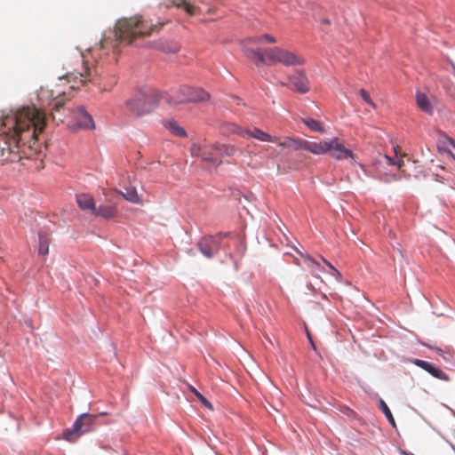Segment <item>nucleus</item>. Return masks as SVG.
Segmentation results:
<instances>
[{
    "label": "nucleus",
    "instance_id": "nucleus-1",
    "mask_svg": "<svg viewBox=\"0 0 455 455\" xmlns=\"http://www.w3.org/2000/svg\"><path fill=\"white\" fill-rule=\"evenodd\" d=\"M44 113L33 107L11 111L0 118V161L15 163L39 150L38 134L45 127Z\"/></svg>",
    "mask_w": 455,
    "mask_h": 455
},
{
    "label": "nucleus",
    "instance_id": "nucleus-2",
    "mask_svg": "<svg viewBox=\"0 0 455 455\" xmlns=\"http://www.w3.org/2000/svg\"><path fill=\"white\" fill-rule=\"evenodd\" d=\"M164 23H149L142 16L135 15L117 20L115 28V36L120 42L131 44L133 40L142 36H151L159 32Z\"/></svg>",
    "mask_w": 455,
    "mask_h": 455
},
{
    "label": "nucleus",
    "instance_id": "nucleus-3",
    "mask_svg": "<svg viewBox=\"0 0 455 455\" xmlns=\"http://www.w3.org/2000/svg\"><path fill=\"white\" fill-rule=\"evenodd\" d=\"M245 57L252 62L259 61L267 65L280 63L286 67L301 66L306 62L303 56L276 46L265 49L247 47Z\"/></svg>",
    "mask_w": 455,
    "mask_h": 455
},
{
    "label": "nucleus",
    "instance_id": "nucleus-4",
    "mask_svg": "<svg viewBox=\"0 0 455 455\" xmlns=\"http://www.w3.org/2000/svg\"><path fill=\"white\" fill-rule=\"evenodd\" d=\"M66 66L65 78L69 83L73 82V84L70 85L71 89L78 87L77 84L83 85L91 80L92 71L85 65L84 56L82 52H76L67 61Z\"/></svg>",
    "mask_w": 455,
    "mask_h": 455
},
{
    "label": "nucleus",
    "instance_id": "nucleus-5",
    "mask_svg": "<svg viewBox=\"0 0 455 455\" xmlns=\"http://www.w3.org/2000/svg\"><path fill=\"white\" fill-rule=\"evenodd\" d=\"M209 99L210 94L204 89L194 88L188 85H181L172 90L170 94H164V100L172 107L190 102H204Z\"/></svg>",
    "mask_w": 455,
    "mask_h": 455
},
{
    "label": "nucleus",
    "instance_id": "nucleus-6",
    "mask_svg": "<svg viewBox=\"0 0 455 455\" xmlns=\"http://www.w3.org/2000/svg\"><path fill=\"white\" fill-rule=\"evenodd\" d=\"M164 95L160 92L147 89L138 92L133 98L126 101V106L131 112L138 116L150 113L159 103L160 98Z\"/></svg>",
    "mask_w": 455,
    "mask_h": 455
},
{
    "label": "nucleus",
    "instance_id": "nucleus-7",
    "mask_svg": "<svg viewBox=\"0 0 455 455\" xmlns=\"http://www.w3.org/2000/svg\"><path fill=\"white\" fill-rule=\"evenodd\" d=\"M326 154L339 161L347 158L355 159V154L353 151L347 148L342 143H340L338 138H332L329 140L315 141L314 155Z\"/></svg>",
    "mask_w": 455,
    "mask_h": 455
},
{
    "label": "nucleus",
    "instance_id": "nucleus-8",
    "mask_svg": "<svg viewBox=\"0 0 455 455\" xmlns=\"http://www.w3.org/2000/svg\"><path fill=\"white\" fill-rule=\"evenodd\" d=\"M97 416L84 413L75 421L72 428L64 432V438L68 442H74L84 433L93 430Z\"/></svg>",
    "mask_w": 455,
    "mask_h": 455
},
{
    "label": "nucleus",
    "instance_id": "nucleus-9",
    "mask_svg": "<svg viewBox=\"0 0 455 455\" xmlns=\"http://www.w3.org/2000/svg\"><path fill=\"white\" fill-rule=\"evenodd\" d=\"M227 235L219 234L218 235L203 237L198 243V248L204 256L212 258L221 247V239Z\"/></svg>",
    "mask_w": 455,
    "mask_h": 455
},
{
    "label": "nucleus",
    "instance_id": "nucleus-10",
    "mask_svg": "<svg viewBox=\"0 0 455 455\" xmlns=\"http://www.w3.org/2000/svg\"><path fill=\"white\" fill-rule=\"evenodd\" d=\"M276 143L279 147L286 148L291 150L304 149L315 154V141L285 137L282 141H279L278 140Z\"/></svg>",
    "mask_w": 455,
    "mask_h": 455
},
{
    "label": "nucleus",
    "instance_id": "nucleus-11",
    "mask_svg": "<svg viewBox=\"0 0 455 455\" xmlns=\"http://www.w3.org/2000/svg\"><path fill=\"white\" fill-rule=\"evenodd\" d=\"M289 80L295 90L299 93H307L310 89L309 81L304 70H295L293 74L289 76Z\"/></svg>",
    "mask_w": 455,
    "mask_h": 455
},
{
    "label": "nucleus",
    "instance_id": "nucleus-12",
    "mask_svg": "<svg viewBox=\"0 0 455 455\" xmlns=\"http://www.w3.org/2000/svg\"><path fill=\"white\" fill-rule=\"evenodd\" d=\"M276 38L269 34H263V35H260V36H250V37H247L245 39H243L242 42H241V44H242V47H243V53L245 54V49L247 47H252V45H256V44H275L276 43Z\"/></svg>",
    "mask_w": 455,
    "mask_h": 455
},
{
    "label": "nucleus",
    "instance_id": "nucleus-13",
    "mask_svg": "<svg viewBox=\"0 0 455 455\" xmlns=\"http://www.w3.org/2000/svg\"><path fill=\"white\" fill-rule=\"evenodd\" d=\"M204 2V0H172L171 4H167V6L173 5L182 8L188 14L192 16L200 10L198 4Z\"/></svg>",
    "mask_w": 455,
    "mask_h": 455
},
{
    "label": "nucleus",
    "instance_id": "nucleus-14",
    "mask_svg": "<svg viewBox=\"0 0 455 455\" xmlns=\"http://www.w3.org/2000/svg\"><path fill=\"white\" fill-rule=\"evenodd\" d=\"M220 154L218 153L217 145H212L209 147H205L202 150V159L204 162H207L212 166H218L222 163V160L220 159Z\"/></svg>",
    "mask_w": 455,
    "mask_h": 455
},
{
    "label": "nucleus",
    "instance_id": "nucleus-15",
    "mask_svg": "<svg viewBox=\"0 0 455 455\" xmlns=\"http://www.w3.org/2000/svg\"><path fill=\"white\" fill-rule=\"evenodd\" d=\"M414 363L417 366H419V367L422 368L423 370H425L426 371H427L428 373H430L433 377H435L436 379L445 380V381L449 380V377L444 371H443L442 370H440L438 368H435L432 363H430L427 361L416 359L414 361Z\"/></svg>",
    "mask_w": 455,
    "mask_h": 455
},
{
    "label": "nucleus",
    "instance_id": "nucleus-16",
    "mask_svg": "<svg viewBox=\"0 0 455 455\" xmlns=\"http://www.w3.org/2000/svg\"><path fill=\"white\" fill-rule=\"evenodd\" d=\"M75 117L76 119V125L79 128L94 129L95 126L92 117L85 111L83 107H78L76 108Z\"/></svg>",
    "mask_w": 455,
    "mask_h": 455
},
{
    "label": "nucleus",
    "instance_id": "nucleus-17",
    "mask_svg": "<svg viewBox=\"0 0 455 455\" xmlns=\"http://www.w3.org/2000/svg\"><path fill=\"white\" fill-rule=\"evenodd\" d=\"M245 138H254L258 140L266 142H277L278 140L277 137L271 136L267 132H265L256 127H254L252 130H246Z\"/></svg>",
    "mask_w": 455,
    "mask_h": 455
},
{
    "label": "nucleus",
    "instance_id": "nucleus-18",
    "mask_svg": "<svg viewBox=\"0 0 455 455\" xmlns=\"http://www.w3.org/2000/svg\"><path fill=\"white\" fill-rule=\"evenodd\" d=\"M76 203L83 211H90L93 214L96 205L92 196L89 194H80L76 196Z\"/></svg>",
    "mask_w": 455,
    "mask_h": 455
},
{
    "label": "nucleus",
    "instance_id": "nucleus-19",
    "mask_svg": "<svg viewBox=\"0 0 455 455\" xmlns=\"http://www.w3.org/2000/svg\"><path fill=\"white\" fill-rule=\"evenodd\" d=\"M416 103L418 108L426 114L432 115L434 113V106L425 93L419 92H417Z\"/></svg>",
    "mask_w": 455,
    "mask_h": 455
},
{
    "label": "nucleus",
    "instance_id": "nucleus-20",
    "mask_svg": "<svg viewBox=\"0 0 455 455\" xmlns=\"http://www.w3.org/2000/svg\"><path fill=\"white\" fill-rule=\"evenodd\" d=\"M164 126L174 136L186 138L187 132L174 119H166L163 122Z\"/></svg>",
    "mask_w": 455,
    "mask_h": 455
},
{
    "label": "nucleus",
    "instance_id": "nucleus-21",
    "mask_svg": "<svg viewBox=\"0 0 455 455\" xmlns=\"http://www.w3.org/2000/svg\"><path fill=\"white\" fill-rule=\"evenodd\" d=\"M117 209L113 204L100 205L95 209L93 215L100 216L104 219H113L116 216Z\"/></svg>",
    "mask_w": 455,
    "mask_h": 455
},
{
    "label": "nucleus",
    "instance_id": "nucleus-22",
    "mask_svg": "<svg viewBox=\"0 0 455 455\" xmlns=\"http://www.w3.org/2000/svg\"><path fill=\"white\" fill-rule=\"evenodd\" d=\"M300 255L304 260V264L310 270L312 275H314L315 277H319L320 273H322L323 271L320 263L315 261L313 258H311L307 254L300 253Z\"/></svg>",
    "mask_w": 455,
    "mask_h": 455
},
{
    "label": "nucleus",
    "instance_id": "nucleus-23",
    "mask_svg": "<svg viewBox=\"0 0 455 455\" xmlns=\"http://www.w3.org/2000/svg\"><path fill=\"white\" fill-rule=\"evenodd\" d=\"M39 239V246H38V253L40 255L45 256L49 253V243L50 238L46 232L40 231L38 233Z\"/></svg>",
    "mask_w": 455,
    "mask_h": 455
},
{
    "label": "nucleus",
    "instance_id": "nucleus-24",
    "mask_svg": "<svg viewBox=\"0 0 455 455\" xmlns=\"http://www.w3.org/2000/svg\"><path fill=\"white\" fill-rule=\"evenodd\" d=\"M123 197L132 204H140L141 200L135 188L127 187L124 191L120 192Z\"/></svg>",
    "mask_w": 455,
    "mask_h": 455
},
{
    "label": "nucleus",
    "instance_id": "nucleus-25",
    "mask_svg": "<svg viewBox=\"0 0 455 455\" xmlns=\"http://www.w3.org/2000/svg\"><path fill=\"white\" fill-rule=\"evenodd\" d=\"M222 132L224 133H234L238 134L243 138H245V131L246 129H243L242 127L238 126L235 124L233 123H225L221 126Z\"/></svg>",
    "mask_w": 455,
    "mask_h": 455
},
{
    "label": "nucleus",
    "instance_id": "nucleus-26",
    "mask_svg": "<svg viewBox=\"0 0 455 455\" xmlns=\"http://www.w3.org/2000/svg\"><path fill=\"white\" fill-rule=\"evenodd\" d=\"M157 48L165 52L176 53L180 50V45L174 41H160Z\"/></svg>",
    "mask_w": 455,
    "mask_h": 455
},
{
    "label": "nucleus",
    "instance_id": "nucleus-27",
    "mask_svg": "<svg viewBox=\"0 0 455 455\" xmlns=\"http://www.w3.org/2000/svg\"><path fill=\"white\" fill-rule=\"evenodd\" d=\"M218 153L220 154V159L222 160L224 156H231L235 155L236 148L232 145H217Z\"/></svg>",
    "mask_w": 455,
    "mask_h": 455
},
{
    "label": "nucleus",
    "instance_id": "nucleus-28",
    "mask_svg": "<svg viewBox=\"0 0 455 455\" xmlns=\"http://www.w3.org/2000/svg\"><path fill=\"white\" fill-rule=\"evenodd\" d=\"M303 124H305L311 131H314V132H323V128L320 122H318L317 120H315L313 118H310V117H307V118H304L302 120Z\"/></svg>",
    "mask_w": 455,
    "mask_h": 455
},
{
    "label": "nucleus",
    "instance_id": "nucleus-29",
    "mask_svg": "<svg viewBox=\"0 0 455 455\" xmlns=\"http://www.w3.org/2000/svg\"><path fill=\"white\" fill-rule=\"evenodd\" d=\"M379 407H380L382 412L385 414V416L387 419V420L389 421V423L393 427H395V419H394V417H393V415L391 413V411L389 410L388 406L387 405V403L383 400L379 401Z\"/></svg>",
    "mask_w": 455,
    "mask_h": 455
},
{
    "label": "nucleus",
    "instance_id": "nucleus-30",
    "mask_svg": "<svg viewBox=\"0 0 455 455\" xmlns=\"http://www.w3.org/2000/svg\"><path fill=\"white\" fill-rule=\"evenodd\" d=\"M323 262L330 268L331 272L330 274L333 275L337 280L341 281L342 275L340 272L336 269L328 260H326L324 258L322 257Z\"/></svg>",
    "mask_w": 455,
    "mask_h": 455
},
{
    "label": "nucleus",
    "instance_id": "nucleus-31",
    "mask_svg": "<svg viewBox=\"0 0 455 455\" xmlns=\"http://www.w3.org/2000/svg\"><path fill=\"white\" fill-rule=\"evenodd\" d=\"M191 391L196 395V397L199 399V401L202 403V404L209 409H212V406L211 403L202 395L200 394L196 388L190 387Z\"/></svg>",
    "mask_w": 455,
    "mask_h": 455
},
{
    "label": "nucleus",
    "instance_id": "nucleus-32",
    "mask_svg": "<svg viewBox=\"0 0 455 455\" xmlns=\"http://www.w3.org/2000/svg\"><path fill=\"white\" fill-rule=\"evenodd\" d=\"M363 100L371 108H376V104L371 100L370 94L364 90L361 89L359 92Z\"/></svg>",
    "mask_w": 455,
    "mask_h": 455
},
{
    "label": "nucleus",
    "instance_id": "nucleus-33",
    "mask_svg": "<svg viewBox=\"0 0 455 455\" xmlns=\"http://www.w3.org/2000/svg\"><path fill=\"white\" fill-rule=\"evenodd\" d=\"M385 158L387 159V161L389 164L397 165L398 168H401L402 165L403 164V161L402 159L398 160L397 162H395L391 157H389L387 156H385Z\"/></svg>",
    "mask_w": 455,
    "mask_h": 455
},
{
    "label": "nucleus",
    "instance_id": "nucleus-34",
    "mask_svg": "<svg viewBox=\"0 0 455 455\" xmlns=\"http://www.w3.org/2000/svg\"><path fill=\"white\" fill-rule=\"evenodd\" d=\"M63 106V101L61 99H55L52 106V109L55 111H59L60 108Z\"/></svg>",
    "mask_w": 455,
    "mask_h": 455
},
{
    "label": "nucleus",
    "instance_id": "nucleus-35",
    "mask_svg": "<svg viewBox=\"0 0 455 455\" xmlns=\"http://www.w3.org/2000/svg\"><path fill=\"white\" fill-rule=\"evenodd\" d=\"M280 85H282V86H286V85H287V84H285V83H283V82H280Z\"/></svg>",
    "mask_w": 455,
    "mask_h": 455
},
{
    "label": "nucleus",
    "instance_id": "nucleus-36",
    "mask_svg": "<svg viewBox=\"0 0 455 455\" xmlns=\"http://www.w3.org/2000/svg\"><path fill=\"white\" fill-rule=\"evenodd\" d=\"M308 338H309V339H311V338H310V336H309V335H308ZM310 341H312V340H310ZM311 343H312V347H313L314 348H315V344H314L313 342H311Z\"/></svg>",
    "mask_w": 455,
    "mask_h": 455
},
{
    "label": "nucleus",
    "instance_id": "nucleus-37",
    "mask_svg": "<svg viewBox=\"0 0 455 455\" xmlns=\"http://www.w3.org/2000/svg\"><path fill=\"white\" fill-rule=\"evenodd\" d=\"M436 351L438 352V354L441 355V352H442V349L441 348H436Z\"/></svg>",
    "mask_w": 455,
    "mask_h": 455
},
{
    "label": "nucleus",
    "instance_id": "nucleus-38",
    "mask_svg": "<svg viewBox=\"0 0 455 455\" xmlns=\"http://www.w3.org/2000/svg\"><path fill=\"white\" fill-rule=\"evenodd\" d=\"M107 414H108L107 412H101V413H100V416H105V415H107Z\"/></svg>",
    "mask_w": 455,
    "mask_h": 455
},
{
    "label": "nucleus",
    "instance_id": "nucleus-39",
    "mask_svg": "<svg viewBox=\"0 0 455 455\" xmlns=\"http://www.w3.org/2000/svg\"><path fill=\"white\" fill-rule=\"evenodd\" d=\"M323 23L329 24V20H323Z\"/></svg>",
    "mask_w": 455,
    "mask_h": 455
}]
</instances>
